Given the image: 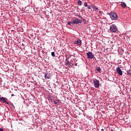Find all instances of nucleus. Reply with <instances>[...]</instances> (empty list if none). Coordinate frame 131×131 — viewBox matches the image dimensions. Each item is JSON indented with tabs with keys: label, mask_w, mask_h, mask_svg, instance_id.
<instances>
[{
	"label": "nucleus",
	"mask_w": 131,
	"mask_h": 131,
	"mask_svg": "<svg viewBox=\"0 0 131 131\" xmlns=\"http://www.w3.org/2000/svg\"><path fill=\"white\" fill-rule=\"evenodd\" d=\"M110 18L112 21H116L118 19V16H117V14L116 13L112 11L109 14Z\"/></svg>",
	"instance_id": "1"
},
{
	"label": "nucleus",
	"mask_w": 131,
	"mask_h": 131,
	"mask_svg": "<svg viewBox=\"0 0 131 131\" xmlns=\"http://www.w3.org/2000/svg\"><path fill=\"white\" fill-rule=\"evenodd\" d=\"M110 30H111V32H116L118 30L117 26L113 23L110 26Z\"/></svg>",
	"instance_id": "2"
},
{
	"label": "nucleus",
	"mask_w": 131,
	"mask_h": 131,
	"mask_svg": "<svg viewBox=\"0 0 131 131\" xmlns=\"http://www.w3.org/2000/svg\"><path fill=\"white\" fill-rule=\"evenodd\" d=\"M91 8H92L94 11H95L97 13L101 15L102 14V11H100V9L96 6L95 5H91Z\"/></svg>",
	"instance_id": "3"
},
{
	"label": "nucleus",
	"mask_w": 131,
	"mask_h": 131,
	"mask_svg": "<svg viewBox=\"0 0 131 131\" xmlns=\"http://www.w3.org/2000/svg\"><path fill=\"white\" fill-rule=\"evenodd\" d=\"M82 23V20L78 19L75 18L73 22H72V25H74V24H81Z\"/></svg>",
	"instance_id": "4"
},
{
	"label": "nucleus",
	"mask_w": 131,
	"mask_h": 131,
	"mask_svg": "<svg viewBox=\"0 0 131 131\" xmlns=\"http://www.w3.org/2000/svg\"><path fill=\"white\" fill-rule=\"evenodd\" d=\"M88 59H90L92 60V59H94L95 58V56L93 54V52H89L86 53Z\"/></svg>",
	"instance_id": "5"
},
{
	"label": "nucleus",
	"mask_w": 131,
	"mask_h": 131,
	"mask_svg": "<svg viewBox=\"0 0 131 131\" xmlns=\"http://www.w3.org/2000/svg\"><path fill=\"white\" fill-rule=\"evenodd\" d=\"M93 83H94L95 88H99L100 86V81L95 79L93 80Z\"/></svg>",
	"instance_id": "6"
},
{
	"label": "nucleus",
	"mask_w": 131,
	"mask_h": 131,
	"mask_svg": "<svg viewBox=\"0 0 131 131\" xmlns=\"http://www.w3.org/2000/svg\"><path fill=\"white\" fill-rule=\"evenodd\" d=\"M0 102H3V103H5V104H8L9 105V102H8V98L6 97H2L0 98Z\"/></svg>",
	"instance_id": "7"
},
{
	"label": "nucleus",
	"mask_w": 131,
	"mask_h": 131,
	"mask_svg": "<svg viewBox=\"0 0 131 131\" xmlns=\"http://www.w3.org/2000/svg\"><path fill=\"white\" fill-rule=\"evenodd\" d=\"M116 71L117 73L119 74V75H120V76L122 75V71L121 70L120 68H119V67L117 68Z\"/></svg>",
	"instance_id": "8"
},
{
	"label": "nucleus",
	"mask_w": 131,
	"mask_h": 131,
	"mask_svg": "<svg viewBox=\"0 0 131 131\" xmlns=\"http://www.w3.org/2000/svg\"><path fill=\"white\" fill-rule=\"evenodd\" d=\"M75 45H78V46H81V40L78 39L74 42Z\"/></svg>",
	"instance_id": "9"
},
{
	"label": "nucleus",
	"mask_w": 131,
	"mask_h": 131,
	"mask_svg": "<svg viewBox=\"0 0 131 131\" xmlns=\"http://www.w3.org/2000/svg\"><path fill=\"white\" fill-rule=\"evenodd\" d=\"M120 6H121L122 8L124 9V8H126V4L124 2H121Z\"/></svg>",
	"instance_id": "10"
},
{
	"label": "nucleus",
	"mask_w": 131,
	"mask_h": 131,
	"mask_svg": "<svg viewBox=\"0 0 131 131\" xmlns=\"http://www.w3.org/2000/svg\"><path fill=\"white\" fill-rule=\"evenodd\" d=\"M45 78L46 79H50V74H48V73H45Z\"/></svg>",
	"instance_id": "11"
},
{
	"label": "nucleus",
	"mask_w": 131,
	"mask_h": 131,
	"mask_svg": "<svg viewBox=\"0 0 131 131\" xmlns=\"http://www.w3.org/2000/svg\"><path fill=\"white\" fill-rule=\"evenodd\" d=\"M54 104H55V105H59V104H60V103H61V100H54Z\"/></svg>",
	"instance_id": "12"
},
{
	"label": "nucleus",
	"mask_w": 131,
	"mask_h": 131,
	"mask_svg": "<svg viewBox=\"0 0 131 131\" xmlns=\"http://www.w3.org/2000/svg\"><path fill=\"white\" fill-rule=\"evenodd\" d=\"M77 4L79 6H81L82 5V2L80 0H78Z\"/></svg>",
	"instance_id": "13"
},
{
	"label": "nucleus",
	"mask_w": 131,
	"mask_h": 131,
	"mask_svg": "<svg viewBox=\"0 0 131 131\" xmlns=\"http://www.w3.org/2000/svg\"><path fill=\"white\" fill-rule=\"evenodd\" d=\"M127 75H131L130 70H128L127 71Z\"/></svg>",
	"instance_id": "14"
},
{
	"label": "nucleus",
	"mask_w": 131,
	"mask_h": 131,
	"mask_svg": "<svg viewBox=\"0 0 131 131\" xmlns=\"http://www.w3.org/2000/svg\"><path fill=\"white\" fill-rule=\"evenodd\" d=\"M51 55L52 57H55V52H51Z\"/></svg>",
	"instance_id": "15"
},
{
	"label": "nucleus",
	"mask_w": 131,
	"mask_h": 131,
	"mask_svg": "<svg viewBox=\"0 0 131 131\" xmlns=\"http://www.w3.org/2000/svg\"><path fill=\"white\" fill-rule=\"evenodd\" d=\"M97 70L98 71V72H100V71H101V68L100 67H98L97 68Z\"/></svg>",
	"instance_id": "16"
},
{
	"label": "nucleus",
	"mask_w": 131,
	"mask_h": 131,
	"mask_svg": "<svg viewBox=\"0 0 131 131\" xmlns=\"http://www.w3.org/2000/svg\"><path fill=\"white\" fill-rule=\"evenodd\" d=\"M88 3H86V2H85L84 3V7H88Z\"/></svg>",
	"instance_id": "17"
},
{
	"label": "nucleus",
	"mask_w": 131,
	"mask_h": 131,
	"mask_svg": "<svg viewBox=\"0 0 131 131\" xmlns=\"http://www.w3.org/2000/svg\"><path fill=\"white\" fill-rule=\"evenodd\" d=\"M68 25H70V26H71V24H72V22L71 21H69L68 23Z\"/></svg>",
	"instance_id": "18"
},
{
	"label": "nucleus",
	"mask_w": 131,
	"mask_h": 131,
	"mask_svg": "<svg viewBox=\"0 0 131 131\" xmlns=\"http://www.w3.org/2000/svg\"><path fill=\"white\" fill-rule=\"evenodd\" d=\"M77 16L79 17V18H80V19H81V20H83L82 16H81L80 15H77Z\"/></svg>",
	"instance_id": "19"
},
{
	"label": "nucleus",
	"mask_w": 131,
	"mask_h": 131,
	"mask_svg": "<svg viewBox=\"0 0 131 131\" xmlns=\"http://www.w3.org/2000/svg\"><path fill=\"white\" fill-rule=\"evenodd\" d=\"M67 65H70V62H69V61H67Z\"/></svg>",
	"instance_id": "20"
},
{
	"label": "nucleus",
	"mask_w": 131,
	"mask_h": 131,
	"mask_svg": "<svg viewBox=\"0 0 131 131\" xmlns=\"http://www.w3.org/2000/svg\"><path fill=\"white\" fill-rule=\"evenodd\" d=\"M87 8H88V10H91V6H88Z\"/></svg>",
	"instance_id": "21"
},
{
	"label": "nucleus",
	"mask_w": 131,
	"mask_h": 131,
	"mask_svg": "<svg viewBox=\"0 0 131 131\" xmlns=\"http://www.w3.org/2000/svg\"><path fill=\"white\" fill-rule=\"evenodd\" d=\"M0 131H4V128H0Z\"/></svg>",
	"instance_id": "22"
},
{
	"label": "nucleus",
	"mask_w": 131,
	"mask_h": 131,
	"mask_svg": "<svg viewBox=\"0 0 131 131\" xmlns=\"http://www.w3.org/2000/svg\"><path fill=\"white\" fill-rule=\"evenodd\" d=\"M12 97H14V94H11Z\"/></svg>",
	"instance_id": "23"
},
{
	"label": "nucleus",
	"mask_w": 131,
	"mask_h": 131,
	"mask_svg": "<svg viewBox=\"0 0 131 131\" xmlns=\"http://www.w3.org/2000/svg\"><path fill=\"white\" fill-rule=\"evenodd\" d=\"M75 65V66H77V63H76Z\"/></svg>",
	"instance_id": "24"
},
{
	"label": "nucleus",
	"mask_w": 131,
	"mask_h": 131,
	"mask_svg": "<svg viewBox=\"0 0 131 131\" xmlns=\"http://www.w3.org/2000/svg\"><path fill=\"white\" fill-rule=\"evenodd\" d=\"M101 131H104V129H101Z\"/></svg>",
	"instance_id": "25"
}]
</instances>
